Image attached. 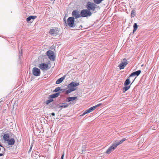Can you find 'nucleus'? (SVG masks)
<instances>
[{"instance_id": "obj_1", "label": "nucleus", "mask_w": 159, "mask_h": 159, "mask_svg": "<svg viewBox=\"0 0 159 159\" xmlns=\"http://www.w3.org/2000/svg\"><path fill=\"white\" fill-rule=\"evenodd\" d=\"M79 83H75L74 82H71L67 85V87L69 89L66 91V93L68 94L72 92L75 90L76 89L75 87L79 86Z\"/></svg>"}, {"instance_id": "obj_2", "label": "nucleus", "mask_w": 159, "mask_h": 159, "mask_svg": "<svg viewBox=\"0 0 159 159\" xmlns=\"http://www.w3.org/2000/svg\"><path fill=\"white\" fill-rule=\"evenodd\" d=\"M64 21L65 25L66 26L68 25L69 27H73L75 26L74 25L75 18L73 17H69L67 20V23L65 18L64 19Z\"/></svg>"}, {"instance_id": "obj_3", "label": "nucleus", "mask_w": 159, "mask_h": 159, "mask_svg": "<svg viewBox=\"0 0 159 159\" xmlns=\"http://www.w3.org/2000/svg\"><path fill=\"white\" fill-rule=\"evenodd\" d=\"M94 2H88L87 3L86 7L89 11L91 10L92 11H95L96 8L97 7V5Z\"/></svg>"}, {"instance_id": "obj_4", "label": "nucleus", "mask_w": 159, "mask_h": 159, "mask_svg": "<svg viewBox=\"0 0 159 159\" xmlns=\"http://www.w3.org/2000/svg\"><path fill=\"white\" fill-rule=\"evenodd\" d=\"M92 14L91 12L88 9H84L81 11L80 12L81 16L84 17L90 16Z\"/></svg>"}, {"instance_id": "obj_5", "label": "nucleus", "mask_w": 159, "mask_h": 159, "mask_svg": "<svg viewBox=\"0 0 159 159\" xmlns=\"http://www.w3.org/2000/svg\"><path fill=\"white\" fill-rule=\"evenodd\" d=\"M60 94V93H57L53 94L50 95L48 98L49 99L46 101V104L47 105H48L49 103L53 101V98H54L58 97Z\"/></svg>"}, {"instance_id": "obj_6", "label": "nucleus", "mask_w": 159, "mask_h": 159, "mask_svg": "<svg viewBox=\"0 0 159 159\" xmlns=\"http://www.w3.org/2000/svg\"><path fill=\"white\" fill-rule=\"evenodd\" d=\"M101 105H102L101 103H99L95 106H93V107L89 108L88 110H86L83 113V114L82 115V116H83L87 113H89L92 111H93L94 110H95L97 107H99Z\"/></svg>"}, {"instance_id": "obj_7", "label": "nucleus", "mask_w": 159, "mask_h": 159, "mask_svg": "<svg viewBox=\"0 0 159 159\" xmlns=\"http://www.w3.org/2000/svg\"><path fill=\"white\" fill-rule=\"evenodd\" d=\"M47 54L49 58L52 61L55 60V57L53 52L51 50H48L47 52Z\"/></svg>"}, {"instance_id": "obj_8", "label": "nucleus", "mask_w": 159, "mask_h": 159, "mask_svg": "<svg viewBox=\"0 0 159 159\" xmlns=\"http://www.w3.org/2000/svg\"><path fill=\"white\" fill-rule=\"evenodd\" d=\"M128 64V62L127 61V60L126 59L124 58L123 59V61L118 66L120 70L122 69L125 68Z\"/></svg>"}, {"instance_id": "obj_9", "label": "nucleus", "mask_w": 159, "mask_h": 159, "mask_svg": "<svg viewBox=\"0 0 159 159\" xmlns=\"http://www.w3.org/2000/svg\"><path fill=\"white\" fill-rule=\"evenodd\" d=\"M32 73L33 75L35 76H39L40 75V71L38 68L34 67L33 68Z\"/></svg>"}, {"instance_id": "obj_10", "label": "nucleus", "mask_w": 159, "mask_h": 159, "mask_svg": "<svg viewBox=\"0 0 159 159\" xmlns=\"http://www.w3.org/2000/svg\"><path fill=\"white\" fill-rule=\"evenodd\" d=\"M117 146L114 143L108 149L106 152L107 154H109L113 151L117 147Z\"/></svg>"}, {"instance_id": "obj_11", "label": "nucleus", "mask_w": 159, "mask_h": 159, "mask_svg": "<svg viewBox=\"0 0 159 159\" xmlns=\"http://www.w3.org/2000/svg\"><path fill=\"white\" fill-rule=\"evenodd\" d=\"M72 15L75 18L77 19L80 17V14L79 11L77 10H74L72 13Z\"/></svg>"}, {"instance_id": "obj_12", "label": "nucleus", "mask_w": 159, "mask_h": 159, "mask_svg": "<svg viewBox=\"0 0 159 159\" xmlns=\"http://www.w3.org/2000/svg\"><path fill=\"white\" fill-rule=\"evenodd\" d=\"M39 67L41 70H43L48 68V65L45 63H41L39 65Z\"/></svg>"}, {"instance_id": "obj_13", "label": "nucleus", "mask_w": 159, "mask_h": 159, "mask_svg": "<svg viewBox=\"0 0 159 159\" xmlns=\"http://www.w3.org/2000/svg\"><path fill=\"white\" fill-rule=\"evenodd\" d=\"M141 71L140 70H138V71H136L135 72H134L132 73L130 76L129 77H132L133 76H138L141 73Z\"/></svg>"}, {"instance_id": "obj_14", "label": "nucleus", "mask_w": 159, "mask_h": 159, "mask_svg": "<svg viewBox=\"0 0 159 159\" xmlns=\"http://www.w3.org/2000/svg\"><path fill=\"white\" fill-rule=\"evenodd\" d=\"M7 141V143L9 145H13L15 142V140L13 138L9 139Z\"/></svg>"}, {"instance_id": "obj_15", "label": "nucleus", "mask_w": 159, "mask_h": 159, "mask_svg": "<svg viewBox=\"0 0 159 159\" xmlns=\"http://www.w3.org/2000/svg\"><path fill=\"white\" fill-rule=\"evenodd\" d=\"M65 76H63L62 77L60 78V79H59L58 80H57L56 82V84H58L60 83H61V82H62V81L65 78Z\"/></svg>"}, {"instance_id": "obj_16", "label": "nucleus", "mask_w": 159, "mask_h": 159, "mask_svg": "<svg viewBox=\"0 0 159 159\" xmlns=\"http://www.w3.org/2000/svg\"><path fill=\"white\" fill-rule=\"evenodd\" d=\"M77 97H69L67 98L66 102H70L71 101H73L77 99Z\"/></svg>"}, {"instance_id": "obj_17", "label": "nucleus", "mask_w": 159, "mask_h": 159, "mask_svg": "<svg viewBox=\"0 0 159 159\" xmlns=\"http://www.w3.org/2000/svg\"><path fill=\"white\" fill-rule=\"evenodd\" d=\"M9 135L8 134H5L3 135V138L5 141H7L9 139Z\"/></svg>"}, {"instance_id": "obj_18", "label": "nucleus", "mask_w": 159, "mask_h": 159, "mask_svg": "<svg viewBox=\"0 0 159 159\" xmlns=\"http://www.w3.org/2000/svg\"><path fill=\"white\" fill-rule=\"evenodd\" d=\"M37 16H30L27 18L26 20L27 22H29L31 19L33 20H34L36 18Z\"/></svg>"}, {"instance_id": "obj_19", "label": "nucleus", "mask_w": 159, "mask_h": 159, "mask_svg": "<svg viewBox=\"0 0 159 159\" xmlns=\"http://www.w3.org/2000/svg\"><path fill=\"white\" fill-rule=\"evenodd\" d=\"M126 139L125 138H124L122 139L121 140H120L119 141L116 142H115L114 143H115V144H116L117 146L120 144L122 143Z\"/></svg>"}, {"instance_id": "obj_20", "label": "nucleus", "mask_w": 159, "mask_h": 159, "mask_svg": "<svg viewBox=\"0 0 159 159\" xmlns=\"http://www.w3.org/2000/svg\"><path fill=\"white\" fill-rule=\"evenodd\" d=\"M130 77L129 76L125 81L124 84L125 86H127L130 83V82L129 80Z\"/></svg>"}, {"instance_id": "obj_21", "label": "nucleus", "mask_w": 159, "mask_h": 159, "mask_svg": "<svg viewBox=\"0 0 159 159\" xmlns=\"http://www.w3.org/2000/svg\"><path fill=\"white\" fill-rule=\"evenodd\" d=\"M130 87V85L129 86H125L123 88V93L128 90Z\"/></svg>"}, {"instance_id": "obj_22", "label": "nucleus", "mask_w": 159, "mask_h": 159, "mask_svg": "<svg viewBox=\"0 0 159 159\" xmlns=\"http://www.w3.org/2000/svg\"><path fill=\"white\" fill-rule=\"evenodd\" d=\"M104 0H93L94 2L97 4H98L100 3L102 1Z\"/></svg>"}, {"instance_id": "obj_23", "label": "nucleus", "mask_w": 159, "mask_h": 159, "mask_svg": "<svg viewBox=\"0 0 159 159\" xmlns=\"http://www.w3.org/2000/svg\"><path fill=\"white\" fill-rule=\"evenodd\" d=\"M134 30L133 31V33H134L135 31L138 28V25L137 24V23H135L134 25Z\"/></svg>"}, {"instance_id": "obj_24", "label": "nucleus", "mask_w": 159, "mask_h": 159, "mask_svg": "<svg viewBox=\"0 0 159 159\" xmlns=\"http://www.w3.org/2000/svg\"><path fill=\"white\" fill-rule=\"evenodd\" d=\"M55 32V30L53 29H52L50 30L49 33L50 34H54Z\"/></svg>"}, {"instance_id": "obj_25", "label": "nucleus", "mask_w": 159, "mask_h": 159, "mask_svg": "<svg viewBox=\"0 0 159 159\" xmlns=\"http://www.w3.org/2000/svg\"><path fill=\"white\" fill-rule=\"evenodd\" d=\"M68 106V105H58V107L60 108V107H62L63 108H66Z\"/></svg>"}, {"instance_id": "obj_26", "label": "nucleus", "mask_w": 159, "mask_h": 159, "mask_svg": "<svg viewBox=\"0 0 159 159\" xmlns=\"http://www.w3.org/2000/svg\"><path fill=\"white\" fill-rule=\"evenodd\" d=\"M61 89H60V88L59 87H58L56 88L53 91V92H57L59 91H61Z\"/></svg>"}, {"instance_id": "obj_27", "label": "nucleus", "mask_w": 159, "mask_h": 159, "mask_svg": "<svg viewBox=\"0 0 159 159\" xmlns=\"http://www.w3.org/2000/svg\"><path fill=\"white\" fill-rule=\"evenodd\" d=\"M135 15V11L134 10H133L131 12V16L132 17H134Z\"/></svg>"}, {"instance_id": "obj_28", "label": "nucleus", "mask_w": 159, "mask_h": 159, "mask_svg": "<svg viewBox=\"0 0 159 159\" xmlns=\"http://www.w3.org/2000/svg\"><path fill=\"white\" fill-rule=\"evenodd\" d=\"M64 156V153H63V154L61 156V159H63Z\"/></svg>"}, {"instance_id": "obj_29", "label": "nucleus", "mask_w": 159, "mask_h": 159, "mask_svg": "<svg viewBox=\"0 0 159 159\" xmlns=\"http://www.w3.org/2000/svg\"><path fill=\"white\" fill-rule=\"evenodd\" d=\"M32 146H31V147L29 150V152H30L31 151V150H32Z\"/></svg>"}, {"instance_id": "obj_30", "label": "nucleus", "mask_w": 159, "mask_h": 159, "mask_svg": "<svg viewBox=\"0 0 159 159\" xmlns=\"http://www.w3.org/2000/svg\"><path fill=\"white\" fill-rule=\"evenodd\" d=\"M52 116H55V113L54 112H52V113L51 114Z\"/></svg>"}, {"instance_id": "obj_31", "label": "nucleus", "mask_w": 159, "mask_h": 159, "mask_svg": "<svg viewBox=\"0 0 159 159\" xmlns=\"http://www.w3.org/2000/svg\"><path fill=\"white\" fill-rule=\"evenodd\" d=\"M3 155V154L2 153H0V157L2 156Z\"/></svg>"}, {"instance_id": "obj_32", "label": "nucleus", "mask_w": 159, "mask_h": 159, "mask_svg": "<svg viewBox=\"0 0 159 159\" xmlns=\"http://www.w3.org/2000/svg\"><path fill=\"white\" fill-rule=\"evenodd\" d=\"M82 26L81 25H80V27H79V28H80V27H81V28H82Z\"/></svg>"}, {"instance_id": "obj_33", "label": "nucleus", "mask_w": 159, "mask_h": 159, "mask_svg": "<svg viewBox=\"0 0 159 159\" xmlns=\"http://www.w3.org/2000/svg\"><path fill=\"white\" fill-rule=\"evenodd\" d=\"M0 146L1 147H2L3 148V146L2 145H1L0 144Z\"/></svg>"}, {"instance_id": "obj_34", "label": "nucleus", "mask_w": 159, "mask_h": 159, "mask_svg": "<svg viewBox=\"0 0 159 159\" xmlns=\"http://www.w3.org/2000/svg\"><path fill=\"white\" fill-rule=\"evenodd\" d=\"M20 55H21V56L22 55V53H21H21H20Z\"/></svg>"}]
</instances>
